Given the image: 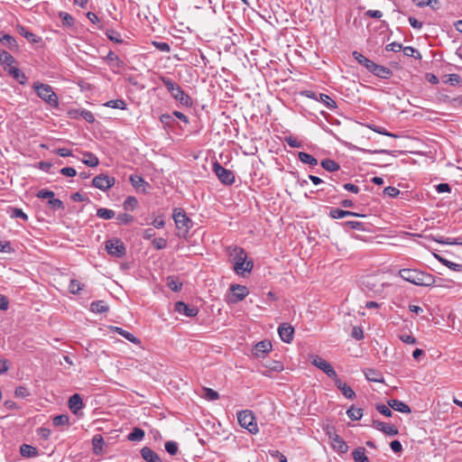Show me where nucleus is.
I'll use <instances>...</instances> for the list:
<instances>
[{"instance_id": "obj_1", "label": "nucleus", "mask_w": 462, "mask_h": 462, "mask_svg": "<svg viewBox=\"0 0 462 462\" xmlns=\"http://www.w3.org/2000/svg\"><path fill=\"white\" fill-rule=\"evenodd\" d=\"M226 253L234 263V271L238 275H245V273H250L254 267L253 261H247L245 251L237 245L226 247Z\"/></svg>"}, {"instance_id": "obj_2", "label": "nucleus", "mask_w": 462, "mask_h": 462, "mask_svg": "<svg viewBox=\"0 0 462 462\" xmlns=\"http://www.w3.org/2000/svg\"><path fill=\"white\" fill-rule=\"evenodd\" d=\"M399 275L404 281L418 286H431L435 283V277L428 273L417 269H402Z\"/></svg>"}, {"instance_id": "obj_3", "label": "nucleus", "mask_w": 462, "mask_h": 462, "mask_svg": "<svg viewBox=\"0 0 462 462\" xmlns=\"http://www.w3.org/2000/svg\"><path fill=\"white\" fill-rule=\"evenodd\" d=\"M160 79L174 99L185 106H192L191 97L182 90L180 85L168 77L162 76Z\"/></svg>"}, {"instance_id": "obj_4", "label": "nucleus", "mask_w": 462, "mask_h": 462, "mask_svg": "<svg viewBox=\"0 0 462 462\" xmlns=\"http://www.w3.org/2000/svg\"><path fill=\"white\" fill-rule=\"evenodd\" d=\"M35 90L37 96L46 102L51 107H58L59 99L56 93L52 90V88L48 84H43L41 82H35L32 86Z\"/></svg>"}, {"instance_id": "obj_5", "label": "nucleus", "mask_w": 462, "mask_h": 462, "mask_svg": "<svg viewBox=\"0 0 462 462\" xmlns=\"http://www.w3.org/2000/svg\"><path fill=\"white\" fill-rule=\"evenodd\" d=\"M239 425L247 430L251 434H256L259 431L255 416L252 411L245 410L237 413Z\"/></svg>"}, {"instance_id": "obj_6", "label": "nucleus", "mask_w": 462, "mask_h": 462, "mask_svg": "<svg viewBox=\"0 0 462 462\" xmlns=\"http://www.w3.org/2000/svg\"><path fill=\"white\" fill-rule=\"evenodd\" d=\"M172 217L178 229H184L185 234L189 231L192 222L182 208H174Z\"/></svg>"}, {"instance_id": "obj_7", "label": "nucleus", "mask_w": 462, "mask_h": 462, "mask_svg": "<svg viewBox=\"0 0 462 462\" xmlns=\"http://www.w3.org/2000/svg\"><path fill=\"white\" fill-rule=\"evenodd\" d=\"M106 250L108 254L121 258L125 255L126 249L119 238H113L106 242Z\"/></svg>"}, {"instance_id": "obj_8", "label": "nucleus", "mask_w": 462, "mask_h": 462, "mask_svg": "<svg viewBox=\"0 0 462 462\" xmlns=\"http://www.w3.org/2000/svg\"><path fill=\"white\" fill-rule=\"evenodd\" d=\"M213 171L221 183L232 185L235 182V174L232 171L224 168L219 162L213 164Z\"/></svg>"}, {"instance_id": "obj_9", "label": "nucleus", "mask_w": 462, "mask_h": 462, "mask_svg": "<svg viewBox=\"0 0 462 462\" xmlns=\"http://www.w3.org/2000/svg\"><path fill=\"white\" fill-rule=\"evenodd\" d=\"M116 183V179L114 177H110L107 174H98L92 180V185L102 190L106 191L110 188H112Z\"/></svg>"}, {"instance_id": "obj_10", "label": "nucleus", "mask_w": 462, "mask_h": 462, "mask_svg": "<svg viewBox=\"0 0 462 462\" xmlns=\"http://www.w3.org/2000/svg\"><path fill=\"white\" fill-rule=\"evenodd\" d=\"M229 290L231 293L228 296L227 301L232 304L243 300L249 294L248 289L245 286L240 284H232Z\"/></svg>"}, {"instance_id": "obj_11", "label": "nucleus", "mask_w": 462, "mask_h": 462, "mask_svg": "<svg viewBox=\"0 0 462 462\" xmlns=\"http://www.w3.org/2000/svg\"><path fill=\"white\" fill-rule=\"evenodd\" d=\"M174 310L180 315H184L189 318L197 316L199 310L195 306H189L183 301H177L174 306Z\"/></svg>"}, {"instance_id": "obj_12", "label": "nucleus", "mask_w": 462, "mask_h": 462, "mask_svg": "<svg viewBox=\"0 0 462 462\" xmlns=\"http://www.w3.org/2000/svg\"><path fill=\"white\" fill-rule=\"evenodd\" d=\"M373 427L388 436H395L399 433L398 429L394 425L380 420H374Z\"/></svg>"}, {"instance_id": "obj_13", "label": "nucleus", "mask_w": 462, "mask_h": 462, "mask_svg": "<svg viewBox=\"0 0 462 462\" xmlns=\"http://www.w3.org/2000/svg\"><path fill=\"white\" fill-rule=\"evenodd\" d=\"M278 334L283 342L291 343L293 340L294 328L292 326L283 323L279 326Z\"/></svg>"}, {"instance_id": "obj_14", "label": "nucleus", "mask_w": 462, "mask_h": 462, "mask_svg": "<svg viewBox=\"0 0 462 462\" xmlns=\"http://www.w3.org/2000/svg\"><path fill=\"white\" fill-rule=\"evenodd\" d=\"M272 344L268 340L258 342L254 347V355L256 357H263L265 354L272 350Z\"/></svg>"}, {"instance_id": "obj_15", "label": "nucleus", "mask_w": 462, "mask_h": 462, "mask_svg": "<svg viewBox=\"0 0 462 462\" xmlns=\"http://www.w3.org/2000/svg\"><path fill=\"white\" fill-rule=\"evenodd\" d=\"M371 73L383 79H388L393 76V71L389 68L376 63L374 64Z\"/></svg>"}, {"instance_id": "obj_16", "label": "nucleus", "mask_w": 462, "mask_h": 462, "mask_svg": "<svg viewBox=\"0 0 462 462\" xmlns=\"http://www.w3.org/2000/svg\"><path fill=\"white\" fill-rule=\"evenodd\" d=\"M329 217L333 219H339L346 217H365V215H360L358 213L349 211V210H344L340 208H332L329 211Z\"/></svg>"}, {"instance_id": "obj_17", "label": "nucleus", "mask_w": 462, "mask_h": 462, "mask_svg": "<svg viewBox=\"0 0 462 462\" xmlns=\"http://www.w3.org/2000/svg\"><path fill=\"white\" fill-rule=\"evenodd\" d=\"M330 439L332 441V447L335 450H337V452L342 453V454H345L347 452L348 447H347L346 443L337 434H334L333 436H330Z\"/></svg>"}, {"instance_id": "obj_18", "label": "nucleus", "mask_w": 462, "mask_h": 462, "mask_svg": "<svg viewBox=\"0 0 462 462\" xmlns=\"http://www.w3.org/2000/svg\"><path fill=\"white\" fill-rule=\"evenodd\" d=\"M83 401L81 396L79 393H75L69 399V407L70 411L77 414L79 411H80L83 408Z\"/></svg>"}, {"instance_id": "obj_19", "label": "nucleus", "mask_w": 462, "mask_h": 462, "mask_svg": "<svg viewBox=\"0 0 462 462\" xmlns=\"http://www.w3.org/2000/svg\"><path fill=\"white\" fill-rule=\"evenodd\" d=\"M353 58L362 66H364L369 72L372 71L374 62L365 57L362 53L357 51H353Z\"/></svg>"}, {"instance_id": "obj_20", "label": "nucleus", "mask_w": 462, "mask_h": 462, "mask_svg": "<svg viewBox=\"0 0 462 462\" xmlns=\"http://www.w3.org/2000/svg\"><path fill=\"white\" fill-rule=\"evenodd\" d=\"M337 389L340 390L342 394L348 400H353L356 398V393L353 389L347 385L346 383L342 382L341 379H337L336 384Z\"/></svg>"}, {"instance_id": "obj_21", "label": "nucleus", "mask_w": 462, "mask_h": 462, "mask_svg": "<svg viewBox=\"0 0 462 462\" xmlns=\"http://www.w3.org/2000/svg\"><path fill=\"white\" fill-rule=\"evenodd\" d=\"M432 240L440 245H461L462 237H445L443 236H433Z\"/></svg>"}, {"instance_id": "obj_22", "label": "nucleus", "mask_w": 462, "mask_h": 462, "mask_svg": "<svg viewBox=\"0 0 462 462\" xmlns=\"http://www.w3.org/2000/svg\"><path fill=\"white\" fill-rule=\"evenodd\" d=\"M140 453L146 462H162L159 455L148 447H143Z\"/></svg>"}, {"instance_id": "obj_23", "label": "nucleus", "mask_w": 462, "mask_h": 462, "mask_svg": "<svg viewBox=\"0 0 462 462\" xmlns=\"http://www.w3.org/2000/svg\"><path fill=\"white\" fill-rule=\"evenodd\" d=\"M129 180L134 189H139L143 188V192L144 193L146 192V188L150 187L149 183L141 175L132 174L129 177Z\"/></svg>"}, {"instance_id": "obj_24", "label": "nucleus", "mask_w": 462, "mask_h": 462, "mask_svg": "<svg viewBox=\"0 0 462 462\" xmlns=\"http://www.w3.org/2000/svg\"><path fill=\"white\" fill-rule=\"evenodd\" d=\"M106 61L113 69H119L123 67V60L112 51L105 58Z\"/></svg>"}, {"instance_id": "obj_25", "label": "nucleus", "mask_w": 462, "mask_h": 462, "mask_svg": "<svg viewBox=\"0 0 462 462\" xmlns=\"http://www.w3.org/2000/svg\"><path fill=\"white\" fill-rule=\"evenodd\" d=\"M388 405L393 410L400 411L402 413H410L411 411L410 406L403 402L397 400V399H392L388 401Z\"/></svg>"}, {"instance_id": "obj_26", "label": "nucleus", "mask_w": 462, "mask_h": 462, "mask_svg": "<svg viewBox=\"0 0 462 462\" xmlns=\"http://www.w3.org/2000/svg\"><path fill=\"white\" fill-rule=\"evenodd\" d=\"M112 330L115 331L116 333H117L118 335L122 336L123 337H125V339H127L128 341H130L133 344H135V345L141 344V340L139 338H137L134 334L123 329L122 328L113 327Z\"/></svg>"}, {"instance_id": "obj_27", "label": "nucleus", "mask_w": 462, "mask_h": 462, "mask_svg": "<svg viewBox=\"0 0 462 462\" xmlns=\"http://www.w3.org/2000/svg\"><path fill=\"white\" fill-rule=\"evenodd\" d=\"M10 76L16 79L20 84H24L26 81V76L17 67L11 66L6 69Z\"/></svg>"}, {"instance_id": "obj_28", "label": "nucleus", "mask_w": 462, "mask_h": 462, "mask_svg": "<svg viewBox=\"0 0 462 462\" xmlns=\"http://www.w3.org/2000/svg\"><path fill=\"white\" fill-rule=\"evenodd\" d=\"M365 378L370 382H375V383H381L383 381V374L374 369V368H368L365 371Z\"/></svg>"}, {"instance_id": "obj_29", "label": "nucleus", "mask_w": 462, "mask_h": 462, "mask_svg": "<svg viewBox=\"0 0 462 462\" xmlns=\"http://www.w3.org/2000/svg\"><path fill=\"white\" fill-rule=\"evenodd\" d=\"M15 62L14 58L6 51H0V63L5 66V69L13 66Z\"/></svg>"}, {"instance_id": "obj_30", "label": "nucleus", "mask_w": 462, "mask_h": 462, "mask_svg": "<svg viewBox=\"0 0 462 462\" xmlns=\"http://www.w3.org/2000/svg\"><path fill=\"white\" fill-rule=\"evenodd\" d=\"M352 456L355 462H370L368 457L365 455V449L363 447L356 448L352 452Z\"/></svg>"}, {"instance_id": "obj_31", "label": "nucleus", "mask_w": 462, "mask_h": 462, "mask_svg": "<svg viewBox=\"0 0 462 462\" xmlns=\"http://www.w3.org/2000/svg\"><path fill=\"white\" fill-rule=\"evenodd\" d=\"M19 33L27 39L30 42L37 43L41 41V37L29 32L24 26H18Z\"/></svg>"}, {"instance_id": "obj_32", "label": "nucleus", "mask_w": 462, "mask_h": 462, "mask_svg": "<svg viewBox=\"0 0 462 462\" xmlns=\"http://www.w3.org/2000/svg\"><path fill=\"white\" fill-rule=\"evenodd\" d=\"M20 453L24 457H33L37 456L38 450L31 445L23 444L20 448Z\"/></svg>"}, {"instance_id": "obj_33", "label": "nucleus", "mask_w": 462, "mask_h": 462, "mask_svg": "<svg viewBox=\"0 0 462 462\" xmlns=\"http://www.w3.org/2000/svg\"><path fill=\"white\" fill-rule=\"evenodd\" d=\"M320 164L324 170L329 172H334L340 169L339 164L331 159H324L321 161Z\"/></svg>"}, {"instance_id": "obj_34", "label": "nucleus", "mask_w": 462, "mask_h": 462, "mask_svg": "<svg viewBox=\"0 0 462 462\" xmlns=\"http://www.w3.org/2000/svg\"><path fill=\"white\" fill-rule=\"evenodd\" d=\"M108 306L103 300H96L90 304V310L94 313H104L108 311Z\"/></svg>"}, {"instance_id": "obj_35", "label": "nucleus", "mask_w": 462, "mask_h": 462, "mask_svg": "<svg viewBox=\"0 0 462 462\" xmlns=\"http://www.w3.org/2000/svg\"><path fill=\"white\" fill-rule=\"evenodd\" d=\"M435 257L442 263L444 264L445 266H447L448 268H449L450 270L452 271H455V272H461L462 271V264H459V263H453L449 260H447L438 254H435Z\"/></svg>"}, {"instance_id": "obj_36", "label": "nucleus", "mask_w": 462, "mask_h": 462, "mask_svg": "<svg viewBox=\"0 0 462 462\" xmlns=\"http://www.w3.org/2000/svg\"><path fill=\"white\" fill-rule=\"evenodd\" d=\"M310 362L313 365L320 369L321 371L325 372V370L328 368V366L330 365L328 362H327L325 359L319 356H312L310 357Z\"/></svg>"}, {"instance_id": "obj_37", "label": "nucleus", "mask_w": 462, "mask_h": 462, "mask_svg": "<svg viewBox=\"0 0 462 462\" xmlns=\"http://www.w3.org/2000/svg\"><path fill=\"white\" fill-rule=\"evenodd\" d=\"M299 160L306 164L316 166L318 165V160L313 157L311 154H309L305 152H300L298 154Z\"/></svg>"}, {"instance_id": "obj_38", "label": "nucleus", "mask_w": 462, "mask_h": 462, "mask_svg": "<svg viewBox=\"0 0 462 462\" xmlns=\"http://www.w3.org/2000/svg\"><path fill=\"white\" fill-rule=\"evenodd\" d=\"M318 101L323 103L327 108L333 110L337 107V103L327 94H319Z\"/></svg>"}, {"instance_id": "obj_39", "label": "nucleus", "mask_w": 462, "mask_h": 462, "mask_svg": "<svg viewBox=\"0 0 462 462\" xmlns=\"http://www.w3.org/2000/svg\"><path fill=\"white\" fill-rule=\"evenodd\" d=\"M92 445L95 454L98 455L103 450L104 439L99 434H97L92 439Z\"/></svg>"}, {"instance_id": "obj_40", "label": "nucleus", "mask_w": 462, "mask_h": 462, "mask_svg": "<svg viewBox=\"0 0 462 462\" xmlns=\"http://www.w3.org/2000/svg\"><path fill=\"white\" fill-rule=\"evenodd\" d=\"M85 159L82 160L83 163L89 167H96L98 165L99 161L98 158L92 152H84Z\"/></svg>"}, {"instance_id": "obj_41", "label": "nucleus", "mask_w": 462, "mask_h": 462, "mask_svg": "<svg viewBox=\"0 0 462 462\" xmlns=\"http://www.w3.org/2000/svg\"><path fill=\"white\" fill-rule=\"evenodd\" d=\"M144 430L140 428H134L132 432L127 436V439L130 441H141L144 438Z\"/></svg>"}, {"instance_id": "obj_42", "label": "nucleus", "mask_w": 462, "mask_h": 462, "mask_svg": "<svg viewBox=\"0 0 462 462\" xmlns=\"http://www.w3.org/2000/svg\"><path fill=\"white\" fill-rule=\"evenodd\" d=\"M346 414L352 420H359L363 417V410L361 408L351 406L346 411Z\"/></svg>"}, {"instance_id": "obj_43", "label": "nucleus", "mask_w": 462, "mask_h": 462, "mask_svg": "<svg viewBox=\"0 0 462 462\" xmlns=\"http://www.w3.org/2000/svg\"><path fill=\"white\" fill-rule=\"evenodd\" d=\"M116 216V213L112 209H108L106 208H99L97 210V217L102 219H112Z\"/></svg>"}, {"instance_id": "obj_44", "label": "nucleus", "mask_w": 462, "mask_h": 462, "mask_svg": "<svg viewBox=\"0 0 462 462\" xmlns=\"http://www.w3.org/2000/svg\"><path fill=\"white\" fill-rule=\"evenodd\" d=\"M105 106L107 107L121 109V110H125L126 108V103L123 99L109 100L105 104Z\"/></svg>"}, {"instance_id": "obj_45", "label": "nucleus", "mask_w": 462, "mask_h": 462, "mask_svg": "<svg viewBox=\"0 0 462 462\" xmlns=\"http://www.w3.org/2000/svg\"><path fill=\"white\" fill-rule=\"evenodd\" d=\"M167 285L172 291H179L182 288V283L175 277L170 276L167 278Z\"/></svg>"}, {"instance_id": "obj_46", "label": "nucleus", "mask_w": 462, "mask_h": 462, "mask_svg": "<svg viewBox=\"0 0 462 462\" xmlns=\"http://www.w3.org/2000/svg\"><path fill=\"white\" fill-rule=\"evenodd\" d=\"M8 212L13 218H22L24 221L28 220V216L21 208H10Z\"/></svg>"}, {"instance_id": "obj_47", "label": "nucleus", "mask_w": 462, "mask_h": 462, "mask_svg": "<svg viewBox=\"0 0 462 462\" xmlns=\"http://www.w3.org/2000/svg\"><path fill=\"white\" fill-rule=\"evenodd\" d=\"M138 205V200L136 199L135 197H133V196H129L127 197L124 203H123V207L125 210H134Z\"/></svg>"}, {"instance_id": "obj_48", "label": "nucleus", "mask_w": 462, "mask_h": 462, "mask_svg": "<svg viewBox=\"0 0 462 462\" xmlns=\"http://www.w3.org/2000/svg\"><path fill=\"white\" fill-rule=\"evenodd\" d=\"M264 366L266 368H268L269 370L274 371V372H281L284 369L283 364L282 362L276 361V360H272V361L266 362Z\"/></svg>"}, {"instance_id": "obj_49", "label": "nucleus", "mask_w": 462, "mask_h": 462, "mask_svg": "<svg viewBox=\"0 0 462 462\" xmlns=\"http://www.w3.org/2000/svg\"><path fill=\"white\" fill-rule=\"evenodd\" d=\"M403 54L407 57H414L416 60H421V54L418 50L411 46L402 48Z\"/></svg>"}, {"instance_id": "obj_50", "label": "nucleus", "mask_w": 462, "mask_h": 462, "mask_svg": "<svg viewBox=\"0 0 462 462\" xmlns=\"http://www.w3.org/2000/svg\"><path fill=\"white\" fill-rule=\"evenodd\" d=\"M49 208L52 210H63L64 209V203L59 199H56L54 197H52V199H49L48 202H47Z\"/></svg>"}, {"instance_id": "obj_51", "label": "nucleus", "mask_w": 462, "mask_h": 462, "mask_svg": "<svg viewBox=\"0 0 462 462\" xmlns=\"http://www.w3.org/2000/svg\"><path fill=\"white\" fill-rule=\"evenodd\" d=\"M83 284H81L78 280L71 279L69 285V291L72 294H78L79 291L82 290Z\"/></svg>"}, {"instance_id": "obj_52", "label": "nucleus", "mask_w": 462, "mask_h": 462, "mask_svg": "<svg viewBox=\"0 0 462 462\" xmlns=\"http://www.w3.org/2000/svg\"><path fill=\"white\" fill-rule=\"evenodd\" d=\"M60 17L62 21L63 25L70 27L74 24L75 20H74L73 16L71 14H69V13L60 12Z\"/></svg>"}, {"instance_id": "obj_53", "label": "nucleus", "mask_w": 462, "mask_h": 462, "mask_svg": "<svg viewBox=\"0 0 462 462\" xmlns=\"http://www.w3.org/2000/svg\"><path fill=\"white\" fill-rule=\"evenodd\" d=\"M0 42L9 47L14 46L16 44L15 39L7 33L0 32Z\"/></svg>"}, {"instance_id": "obj_54", "label": "nucleus", "mask_w": 462, "mask_h": 462, "mask_svg": "<svg viewBox=\"0 0 462 462\" xmlns=\"http://www.w3.org/2000/svg\"><path fill=\"white\" fill-rule=\"evenodd\" d=\"M164 447L165 450L171 456L176 455L179 449L178 443L172 440L166 441Z\"/></svg>"}, {"instance_id": "obj_55", "label": "nucleus", "mask_w": 462, "mask_h": 462, "mask_svg": "<svg viewBox=\"0 0 462 462\" xmlns=\"http://www.w3.org/2000/svg\"><path fill=\"white\" fill-rule=\"evenodd\" d=\"M106 35L111 42H114L116 43L123 42L120 33L114 30H106Z\"/></svg>"}, {"instance_id": "obj_56", "label": "nucleus", "mask_w": 462, "mask_h": 462, "mask_svg": "<svg viewBox=\"0 0 462 462\" xmlns=\"http://www.w3.org/2000/svg\"><path fill=\"white\" fill-rule=\"evenodd\" d=\"M69 416L68 415H57L53 418V425L56 427L69 425Z\"/></svg>"}, {"instance_id": "obj_57", "label": "nucleus", "mask_w": 462, "mask_h": 462, "mask_svg": "<svg viewBox=\"0 0 462 462\" xmlns=\"http://www.w3.org/2000/svg\"><path fill=\"white\" fill-rule=\"evenodd\" d=\"M116 220L120 225H126L134 221V217L127 213H122L116 217Z\"/></svg>"}, {"instance_id": "obj_58", "label": "nucleus", "mask_w": 462, "mask_h": 462, "mask_svg": "<svg viewBox=\"0 0 462 462\" xmlns=\"http://www.w3.org/2000/svg\"><path fill=\"white\" fill-rule=\"evenodd\" d=\"M204 397L208 401H216L219 398L217 392L211 388H204Z\"/></svg>"}, {"instance_id": "obj_59", "label": "nucleus", "mask_w": 462, "mask_h": 462, "mask_svg": "<svg viewBox=\"0 0 462 462\" xmlns=\"http://www.w3.org/2000/svg\"><path fill=\"white\" fill-rule=\"evenodd\" d=\"M344 227L354 230H364L363 223L358 221H346L343 223Z\"/></svg>"}, {"instance_id": "obj_60", "label": "nucleus", "mask_w": 462, "mask_h": 462, "mask_svg": "<svg viewBox=\"0 0 462 462\" xmlns=\"http://www.w3.org/2000/svg\"><path fill=\"white\" fill-rule=\"evenodd\" d=\"M152 246L157 249V250H161V249H163L166 247L167 245V240L162 238V237H159V238H154L152 241Z\"/></svg>"}, {"instance_id": "obj_61", "label": "nucleus", "mask_w": 462, "mask_h": 462, "mask_svg": "<svg viewBox=\"0 0 462 462\" xmlns=\"http://www.w3.org/2000/svg\"><path fill=\"white\" fill-rule=\"evenodd\" d=\"M152 45L160 51L169 52L171 51L170 44L165 42H152Z\"/></svg>"}, {"instance_id": "obj_62", "label": "nucleus", "mask_w": 462, "mask_h": 462, "mask_svg": "<svg viewBox=\"0 0 462 462\" xmlns=\"http://www.w3.org/2000/svg\"><path fill=\"white\" fill-rule=\"evenodd\" d=\"M36 196L39 199H47L49 200V199H52V197H54L55 194L51 190L42 189L37 192Z\"/></svg>"}, {"instance_id": "obj_63", "label": "nucleus", "mask_w": 462, "mask_h": 462, "mask_svg": "<svg viewBox=\"0 0 462 462\" xmlns=\"http://www.w3.org/2000/svg\"><path fill=\"white\" fill-rule=\"evenodd\" d=\"M14 395L18 398H25L30 395V391L24 386H18L14 391Z\"/></svg>"}, {"instance_id": "obj_64", "label": "nucleus", "mask_w": 462, "mask_h": 462, "mask_svg": "<svg viewBox=\"0 0 462 462\" xmlns=\"http://www.w3.org/2000/svg\"><path fill=\"white\" fill-rule=\"evenodd\" d=\"M284 140L291 148H300L302 146V143L293 136H286Z\"/></svg>"}]
</instances>
